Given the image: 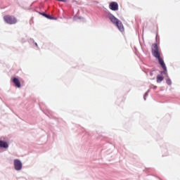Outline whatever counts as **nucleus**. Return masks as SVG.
<instances>
[{"label":"nucleus","instance_id":"nucleus-13","mask_svg":"<svg viewBox=\"0 0 180 180\" xmlns=\"http://www.w3.org/2000/svg\"><path fill=\"white\" fill-rule=\"evenodd\" d=\"M150 75H153V72H150Z\"/></svg>","mask_w":180,"mask_h":180},{"label":"nucleus","instance_id":"nucleus-11","mask_svg":"<svg viewBox=\"0 0 180 180\" xmlns=\"http://www.w3.org/2000/svg\"><path fill=\"white\" fill-rule=\"evenodd\" d=\"M57 1H60V2H65V0H57Z\"/></svg>","mask_w":180,"mask_h":180},{"label":"nucleus","instance_id":"nucleus-9","mask_svg":"<svg viewBox=\"0 0 180 180\" xmlns=\"http://www.w3.org/2000/svg\"><path fill=\"white\" fill-rule=\"evenodd\" d=\"M156 79L157 82H162L164 81V77L158 75Z\"/></svg>","mask_w":180,"mask_h":180},{"label":"nucleus","instance_id":"nucleus-6","mask_svg":"<svg viewBox=\"0 0 180 180\" xmlns=\"http://www.w3.org/2000/svg\"><path fill=\"white\" fill-rule=\"evenodd\" d=\"M8 147H9L8 142L0 141V148H8Z\"/></svg>","mask_w":180,"mask_h":180},{"label":"nucleus","instance_id":"nucleus-1","mask_svg":"<svg viewBox=\"0 0 180 180\" xmlns=\"http://www.w3.org/2000/svg\"><path fill=\"white\" fill-rule=\"evenodd\" d=\"M152 54L155 58L158 60L159 64H160L162 68H163L164 71L162 72V74L167 75V66L165 65V63H164V60H162V58H161V52H160L158 45H157V44H153L152 45Z\"/></svg>","mask_w":180,"mask_h":180},{"label":"nucleus","instance_id":"nucleus-12","mask_svg":"<svg viewBox=\"0 0 180 180\" xmlns=\"http://www.w3.org/2000/svg\"><path fill=\"white\" fill-rule=\"evenodd\" d=\"M35 45L37 46V43H35Z\"/></svg>","mask_w":180,"mask_h":180},{"label":"nucleus","instance_id":"nucleus-10","mask_svg":"<svg viewBox=\"0 0 180 180\" xmlns=\"http://www.w3.org/2000/svg\"><path fill=\"white\" fill-rule=\"evenodd\" d=\"M167 84L169 85V84H171L170 82H171V81L170 80H167Z\"/></svg>","mask_w":180,"mask_h":180},{"label":"nucleus","instance_id":"nucleus-3","mask_svg":"<svg viewBox=\"0 0 180 180\" xmlns=\"http://www.w3.org/2000/svg\"><path fill=\"white\" fill-rule=\"evenodd\" d=\"M4 20L6 22V23H8V25H15L18 20H16V18L11 15H5L4 17Z\"/></svg>","mask_w":180,"mask_h":180},{"label":"nucleus","instance_id":"nucleus-5","mask_svg":"<svg viewBox=\"0 0 180 180\" xmlns=\"http://www.w3.org/2000/svg\"><path fill=\"white\" fill-rule=\"evenodd\" d=\"M109 8L111 11H119V4L117 2L112 1L110 3Z\"/></svg>","mask_w":180,"mask_h":180},{"label":"nucleus","instance_id":"nucleus-2","mask_svg":"<svg viewBox=\"0 0 180 180\" xmlns=\"http://www.w3.org/2000/svg\"><path fill=\"white\" fill-rule=\"evenodd\" d=\"M110 20L112 22V23H113V25H115V26H117L120 32H124V27H123L122 21L119 20L114 15L110 16Z\"/></svg>","mask_w":180,"mask_h":180},{"label":"nucleus","instance_id":"nucleus-4","mask_svg":"<svg viewBox=\"0 0 180 180\" xmlns=\"http://www.w3.org/2000/svg\"><path fill=\"white\" fill-rule=\"evenodd\" d=\"M14 168L16 171H20L22 169V162L18 159L14 160Z\"/></svg>","mask_w":180,"mask_h":180},{"label":"nucleus","instance_id":"nucleus-8","mask_svg":"<svg viewBox=\"0 0 180 180\" xmlns=\"http://www.w3.org/2000/svg\"><path fill=\"white\" fill-rule=\"evenodd\" d=\"M40 14L42 15V16H44L45 18H46L47 19H51V20L54 19V18L51 17L50 15H47L44 13H40Z\"/></svg>","mask_w":180,"mask_h":180},{"label":"nucleus","instance_id":"nucleus-7","mask_svg":"<svg viewBox=\"0 0 180 180\" xmlns=\"http://www.w3.org/2000/svg\"><path fill=\"white\" fill-rule=\"evenodd\" d=\"M13 84H15V86H17V88H20V81H19V79L16 77H14L13 79Z\"/></svg>","mask_w":180,"mask_h":180}]
</instances>
